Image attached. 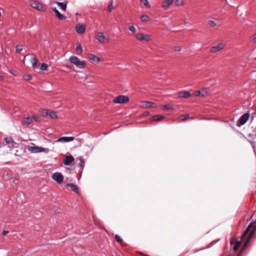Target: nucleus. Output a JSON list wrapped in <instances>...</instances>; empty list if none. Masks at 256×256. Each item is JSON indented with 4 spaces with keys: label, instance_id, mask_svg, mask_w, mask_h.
<instances>
[{
    "label": "nucleus",
    "instance_id": "29",
    "mask_svg": "<svg viewBox=\"0 0 256 256\" xmlns=\"http://www.w3.org/2000/svg\"><path fill=\"white\" fill-rule=\"evenodd\" d=\"M189 118L190 116L188 114H183L180 117L179 120L180 121H184L188 119Z\"/></svg>",
    "mask_w": 256,
    "mask_h": 256
},
{
    "label": "nucleus",
    "instance_id": "36",
    "mask_svg": "<svg viewBox=\"0 0 256 256\" xmlns=\"http://www.w3.org/2000/svg\"><path fill=\"white\" fill-rule=\"evenodd\" d=\"M76 50L79 53H81L82 52V48L80 44L76 45Z\"/></svg>",
    "mask_w": 256,
    "mask_h": 256
},
{
    "label": "nucleus",
    "instance_id": "12",
    "mask_svg": "<svg viewBox=\"0 0 256 256\" xmlns=\"http://www.w3.org/2000/svg\"><path fill=\"white\" fill-rule=\"evenodd\" d=\"M74 140V136H62L58 138L56 142H69L72 141Z\"/></svg>",
    "mask_w": 256,
    "mask_h": 256
},
{
    "label": "nucleus",
    "instance_id": "13",
    "mask_svg": "<svg viewBox=\"0 0 256 256\" xmlns=\"http://www.w3.org/2000/svg\"><path fill=\"white\" fill-rule=\"evenodd\" d=\"M14 142L11 138H6L3 143L4 146H8L10 148L14 146Z\"/></svg>",
    "mask_w": 256,
    "mask_h": 256
},
{
    "label": "nucleus",
    "instance_id": "5",
    "mask_svg": "<svg viewBox=\"0 0 256 256\" xmlns=\"http://www.w3.org/2000/svg\"><path fill=\"white\" fill-rule=\"evenodd\" d=\"M226 46V44L224 42H221L218 44L212 46L210 50V52L212 54L216 53L222 50Z\"/></svg>",
    "mask_w": 256,
    "mask_h": 256
},
{
    "label": "nucleus",
    "instance_id": "28",
    "mask_svg": "<svg viewBox=\"0 0 256 256\" xmlns=\"http://www.w3.org/2000/svg\"><path fill=\"white\" fill-rule=\"evenodd\" d=\"M30 62L32 67L34 68L37 64V60L35 57H32L30 59Z\"/></svg>",
    "mask_w": 256,
    "mask_h": 256
},
{
    "label": "nucleus",
    "instance_id": "32",
    "mask_svg": "<svg viewBox=\"0 0 256 256\" xmlns=\"http://www.w3.org/2000/svg\"><path fill=\"white\" fill-rule=\"evenodd\" d=\"M48 64H45V63H42L41 64L40 69L42 70H46L48 68Z\"/></svg>",
    "mask_w": 256,
    "mask_h": 256
},
{
    "label": "nucleus",
    "instance_id": "4",
    "mask_svg": "<svg viewBox=\"0 0 256 256\" xmlns=\"http://www.w3.org/2000/svg\"><path fill=\"white\" fill-rule=\"evenodd\" d=\"M28 150L32 153L44 152L48 154L50 151L48 148L36 146H28Z\"/></svg>",
    "mask_w": 256,
    "mask_h": 256
},
{
    "label": "nucleus",
    "instance_id": "51",
    "mask_svg": "<svg viewBox=\"0 0 256 256\" xmlns=\"http://www.w3.org/2000/svg\"><path fill=\"white\" fill-rule=\"evenodd\" d=\"M1 79H2V78L0 76V80H1Z\"/></svg>",
    "mask_w": 256,
    "mask_h": 256
},
{
    "label": "nucleus",
    "instance_id": "21",
    "mask_svg": "<svg viewBox=\"0 0 256 256\" xmlns=\"http://www.w3.org/2000/svg\"><path fill=\"white\" fill-rule=\"evenodd\" d=\"M206 92L205 90H201L196 91L194 93V96H204L206 94Z\"/></svg>",
    "mask_w": 256,
    "mask_h": 256
},
{
    "label": "nucleus",
    "instance_id": "41",
    "mask_svg": "<svg viewBox=\"0 0 256 256\" xmlns=\"http://www.w3.org/2000/svg\"><path fill=\"white\" fill-rule=\"evenodd\" d=\"M129 30L130 31H131L132 33H135L136 32V28L134 26V25L130 26V28H129Z\"/></svg>",
    "mask_w": 256,
    "mask_h": 256
},
{
    "label": "nucleus",
    "instance_id": "8",
    "mask_svg": "<svg viewBox=\"0 0 256 256\" xmlns=\"http://www.w3.org/2000/svg\"><path fill=\"white\" fill-rule=\"evenodd\" d=\"M129 98L128 96L123 95L119 96L113 100V102L115 104H125L128 102Z\"/></svg>",
    "mask_w": 256,
    "mask_h": 256
},
{
    "label": "nucleus",
    "instance_id": "30",
    "mask_svg": "<svg viewBox=\"0 0 256 256\" xmlns=\"http://www.w3.org/2000/svg\"><path fill=\"white\" fill-rule=\"evenodd\" d=\"M22 50V45H18L16 46V53L20 54Z\"/></svg>",
    "mask_w": 256,
    "mask_h": 256
},
{
    "label": "nucleus",
    "instance_id": "47",
    "mask_svg": "<svg viewBox=\"0 0 256 256\" xmlns=\"http://www.w3.org/2000/svg\"><path fill=\"white\" fill-rule=\"evenodd\" d=\"M8 232H8V230H4V231L2 232V234H3L4 236H6V235Z\"/></svg>",
    "mask_w": 256,
    "mask_h": 256
},
{
    "label": "nucleus",
    "instance_id": "40",
    "mask_svg": "<svg viewBox=\"0 0 256 256\" xmlns=\"http://www.w3.org/2000/svg\"><path fill=\"white\" fill-rule=\"evenodd\" d=\"M208 25L211 27H214L216 26V23L213 20H209L208 22Z\"/></svg>",
    "mask_w": 256,
    "mask_h": 256
},
{
    "label": "nucleus",
    "instance_id": "7",
    "mask_svg": "<svg viewBox=\"0 0 256 256\" xmlns=\"http://www.w3.org/2000/svg\"><path fill=\"white\" fill-rule=\"evenodd\" d=\"M136 38L140 41L149 42L152 40V36L150 34L138 33L136 34Z\"/></svg>",
    "mask_w": 256,
    "mask_h": 256
},
{
    "label": "nucleus",
    "instance_id": "17",
    "mask_svg": "<svg viewBox=\"0 0 256 256\" xmlns=\"http://www.w3.org/2000/svg\"><path fill=\"white\" fill-rule=\"evenodd\" d=\"M76 30L78 34H82L85 32L86 28L82 24H77L76 26Z\"/></svg>",
    "mask_w": 256,
    "mask_h": 256
},
{
    "label": "nucleus",
    "instance_id": "22",
    "mask_svg": "<svg viewBox=\"0 0 256 256\" xmlns=\"http://www.w3.org/2000/svg\"><path fill=\"white\" fill-rule=\"evenodd\" d=\"M56 4L60 7L61 10L64 12L66 10V5H67V2H56Z\"/></svg>",
    "mask_w": 256,
    "mask_h": 256
},
{
    "label": "nucleus",
    "instance_id": "11",
    "mask_svg": "<svg viewBox=\"0 0 256 256\" xmlns=\"http://www.w3.org/2000/svg\"><path fill=\"white\" fill-rule=\"evenodd\" d=\"M140 106L144 108H156V106L155 103L152 102L148 101H142L140 102Z\"/></svg>",
    "mask_w": 256,
    "mask_h": 256
},
{
    "label": "nucleus",
    "instance_id": "43",
    "mask_svg": "<svg viewBox=\"0 0 256 256\" xmlns=\"http://www.w3.org/2000/svg\"><path fill=\"white\" fill-rule=\"evenodd\" d=\"M116 240L118 242H122V238L118 235H116L115 236Z\"/></svg>",
    "mask_w": 256,
    "mask_h": 256
},
{
    "label": "nucleus",
    "instance_id": "27",
    "mask_svg": "<svg viewBox=\"0 0 256 256\" xmlns=\"http://www.w3.org/2000/svg\"><path fill=\"white\" fill-rule=\"evenodd\" d=\"M232 121L234 122V121H236V126L238 127L240 126V117H239L238 115H235L234 116Z\"/></svg>",
    "mask_w": 256,
    "mask_h": 256
},
{
    "label": "nucleus",
    "instance_id": "33",
    "mask_svg": "<svg viewBox=\"0 0 256 256\" xmlns=\"http://www.w3.org/2000/svg\"><path fill=\"white\" fill-rule=\"evenodd\" d=\"M80 163L78 164V166L81 168H83L84 164V160L82 158H79Z\"/></svg>",
    "mask_w": 256,
    "mask_h": 256
},
{
    "label": "nucleus",
    "instance_id": "23",
    "mask_svg": "<svg viewBox=\"0 0 256 256\" xmlns=\"http://www.w3.org/2000/svg\"><path fill=\"white\" fill-rule=\"evenodd\" d=\"M178 96L182 98H188L190 96V94L187 91H182L178 93Z\"/></svg>",
    "mask_w": 256,
    "mask_h": 256
},
{
    "label": "nucleus",
    "instance_id": "15",
    "mask_svg": "<svg viewBox=\"0 0 256 256\" xmlns=\"http://www.w3.org/2000/svg\"><path fill=\"white\" fill-rule=\"evenodd\" d=\"M74 161V158L72 156H66L64 160L63 163L65 166H69Z\"/></svg>",
    "mask_w": 256,
    "mask_h": 256
},
{
    "label": "nucleus",
    "instance_id": "14",
    "mask_svg": "<svg viewBox=\"0 0 256 256\" xmlns=\"http://www.w3.org/2000/svg\"><path fill=\"white\" fill-rule=\"evenodd\" d=\"M254 135L252 134H249L248 136V138H246L244 136H243L248 140L252 144V147L254 148V150L255 151L256 150V142L254 141Z\"/></svg>",
    "mask_w": 256,
    "mask_h": 256
},
{
    "label": "nucleus",
    "instance_id": "20",
    "mask_svg": "<svg viewBox=\"0 0 256 256\" xmlns=\"http://www.w3.org/2000/svg\"><path fill=\"white\" fill-rule=\"evenodd\" d=\"M174 2V0H165L164 1L162 4V8L164 9H166L170 5Z\"/></svg>",
    "mask_w": 256,
    "mask_h": 256
},
{
    "label": "nucleus",
    "instance_id": "6",
    "mask_svg": "<svg viewBox=\"0 0 256 256\" xmlns=\"http://www.w3.org/2000/svg\"><path fill=\"white\" fill-rule=\"evenodd\" d=\"M40 112L41 115L44 116H49L52 119L57 118L56 112L52 110H42Z\"/></svg>",
    "mask_w": 256,
    "mask_h": 256
},
{
    "label": "nucleus",
    "instance_id": "42",
    "mask_svg": "<svg viewBox=\"0 0 256 256\" xmlns=\"http://www.w3.org/2000/svg\"><path fill=\"white\" fill-rule=\"evenodd\" d=\"M251 41L254 43H256V32L252 36Z\"/></svg>",
    "mask_w": 256,
    "mask_h": 256
},
{
    "label": "nucleus",
    "instance_id": "35",
    "mask_svg": "<svg viewBox=\"0 0 256 256\" xmlns=\"http://www.w3.org/2000/svg\"><path fill=\"white\" fill-rule=\"evenodd\" d=\"M23 78L25 80H30L32 79V76L30 74H24L23 76Z\"/></svg>",
    "mask_w": 256,
    "mask_h": 256
},
{
    "label": "nucleus",
    "instance_id": "3",
    "mask_svg": "<svg viewBox=\"0 0 256 256\" xmlns=\"http://www.w3.org/2000/svg\"><path fill=\"white\" fill-rule=\"evenodd\" d=\"M69 60L72 64H74L79 68H84L86 66V62L84 60H80L77 56H71Z\"/></svg>",
    "mask_w": 256,
    "mask_h": 256
},
{
    "label": "nucleus",
    "instance_id": "34",
    "mask_svg": "<svg viewBox=\"0 0 256 256\" xmlns=\"http://www.w3.org/2000/svg\"><path fill=\"white\" fill-rule=\"evenodd\" d=\"M142 3L146 8H150V4L148 3V0H140Z\"/></svg>",
    "mask_w": 256,
    "mask_h": 256
},
{
    "label": "nucleus",
    "instance_id": "10",
    "mask_svg": "<svg viewBox=\"0 0 256 256\" xmlns=\"http://www.w3.org/2000/svg\"><path fill=\"white\" fill-rule=\"evenodd\" d=\"M52 178L59 184H62L64 180V176L62 174L59 172H55L52 175Z\"/></svg>",
    "mask_w": 256,
    "mask_h": 256
},
{
    "label": "nucleus",
    "instance_id": "2",
    "mask_svg": "<svg viewBox=\"0 0 256 256\" xmlns=\"http://www.w3.org/2000/svg\"><path fill=\"white\" fill-rule=\"evenodd\" d=\"M242 112L241 116V126L244 124L248 120H250L251 122L253 121L254 111L252 109L249 108Z\"/></svg>",
    "mask_w": 256,
    "mask_h": 256
},
{
    "label": "nucleus",
    "instance_id": "46",
    "mask_svg": "<svg viewBox=\"0 0 256 256\" xmlns=\"http://www.w3.org/2000/svg\"><path fill=\"white\" fill-rule=\"evenodd\" d=\"M33 118L36 122H38V120L39 118L38 116H34Z\"/></svg>",
    "mask_w": 256,
    "mask_h": 256
},
{
    "label": "nucleus",
    "instance_id": "16",
    "mask_svg": "<svg viewBox=\"0 0 256 256\" xmlns=\"http://www.w3.org/2000/svg\"><path fill=\"white\" fill-rule=\"evenodd\" d=\"M31 6L38 10H41L42 9V6L37 1H32L30 2Z\"/></svg>",
    "mask_w": 256,
    "mask_h": 256
},
{
    "label": "nucleus",
    "instance_id": "48",
    "mask_svg": "<svg viewBox=\"0 0 256 256\" xmlns=\"http://www.w3.org/2000/svg\"><path fill=\"white\" fill-rule=\"evenodd\" d=\"M145 114H146V116H148V115L150 114V112H145Z\"/></svg>",
    "mask_w": 256,
    "mask_h": 256
},
{
    "label": "nucleus",
    "instance_id": "1",
    "mask_svg": "<svg viewBox=\"0 0 256 256\" xmlns=\"http://www.w3.org/2000/svg\"><path fill=\"white\" fill-rule=\"evenodd\" d=\"M256 230V224L251 222L248 228H246V231L244 232L242 235L241 236V242L242 241V238L246 236L248 234V238L243 246L241 248V254L242 251L244 250L247 247L248 244L250 240L252 238Z\"/></svg>",
    "mask_w": 256,
    "mask_h": 256
},
{
    "label": "nucleus",
    "instance_id": "24",
    "mask_svg": "<svg viewBox=\"0 0 256 256\" xmlns=\"http://www.w3.org/2000/svg\"><path fill=\"white\" fill-rule=\"evenodd\" d=\"M32 119L30 118L27 117L23 120V121L22 122V124L24 126H28L30 124L32 123Z\"/></svg>",
    "mask_w": 256,
    "mask_h": 256
},
{
    "label": "nucleus",
    "instance_id": "31",
    "mask_svg": "<svg viewBox=\"0 0 256 256\" xmlns=\"http://www.w3.org/2000/svg\"><path fill=\"white\" fill-rule=\"evenodd\" d=\"M140 20L144 22H148L149 20V17L146 15H142L140 16Z\"/></svg>",
    "mask_w": 256,
    "mask_h": 256
},
{
    "label": "nucleus",
    "instance_id": "19",
    "mask_svg": "<svg viewBox=\"0 0 256 256\" xmlns=\"http://www.w3.org/2000/svg\"><path fill=\"white\" fill-rule=\"evenodd\" d=\"M88 58L90 61L94 62H98L100 60L99 57L93 54H88Z\"/></svg>",
    "mask_w": 256,
    "mask_h": 256
},
{
    "label": "nucleus",
    "instance_id": "44",
    "mask_svg": "<svg viewBox=\"0 0 256 256\" xmlns=\"http://www.w3.org/2000/svg\"><path fill=\"white\" fill-rule=\"evenodd\" d=\"M163 108L164 109H167V110H172V106H171L166 104V105L163 106Z\"/></svg>",
    "mask_w": 256,
    "mask_h": 256
},
{
    "label": "nucleus",
    "instance_id": "49",
    "mask_svg": "<svg viewBox=\"0 0 256 256\" xmlns=\"http://www.w3.org/2000/svg\"><path fill=\"white\" fill-rule=\"evenodd\" d=\"M237 256H240V252L238 253Z\"/></svg>",
    "mask_w": 256,
    "mask_h": 256
},
{
    "label": "nucleus",
    "instance_id": "25",
    "mask_svg": "<svg viewBox=\"0 0 256 256\" xmlns=\"http://www.w3.org/2000/svg\"><path fill=\"white\" fill-rule=\"evenodd\" d=\"M66 186L68 187H70L71 188L72 190L78 194V188L76 186L75 184H66Z\"/></svg>",
    "mask_w": 256,
    "mask_h": 256
},
{
    "label": "nucleus",
    "instance_id": "37",
    "mask_svg": "<svg viewBox=\"0 0 256 256\" xmlns=\"http://www.w3.org/2000/svg\"><path fill=\"white\" fill-rule=\"evenodd\" d=\"M112 4H113L112 0H110L108 2V10L110 12H111L112 10L114 8Z\"/></svg>",
    "mask_w": 256,
    "mask_h": 256
},
{
    "label": "nucleus",
    "instance_id": "45",
    "mask_svg": "<svg viewBox=\"0 0 256 256\" xmlns=\"http://www.w3.org/2000/svg\"><path fill=\"white\" fill-rule=\"evenodd\" d=\"M174 50L176 52H180L182 48L180 46H175Z\"/></svg>",
    "mask_w": 256,
    "mask_h": 256
},
{
    "label": "nucleus",
    "instance_id": "18",
    "mask_svg": "<svg viewBox=\"0 0 256 256\" xmlns=\"http://www.w3.org/2000/svg\"><path fill=\"white\" fill-rule=\"evenodd\" d=\"M52 10L55 13L56 15L59 20H64L66 18V17L60 14V12L56 8H52Z\"/></svg>",
    "mask_w": 256,
    "mask_h": 256
},
{
    "label": "nucleus",
    "instance_id": "9",
    "mask_svg": "<svg viewBox=\"0 0 256 256\" xmlns=\"http://www.w3.org/2000/svg\"><path fill=\"white\" fill-rule=\"evenodd\" d=\"M95 37L96 38L101 44H104L109 41L108 38H106L102 32H97Z\"/></svg>",
    "mask_w": 256,
    "mask_h": 256
},
{
    "label": "nucleus",
    "instance_id": "39",
    "mask_svg": "<svg viewBox=\"0 0 256 256\" xmlns=\"http://www.w3.org/2000/svg\"><path fill=\"white\" fill-rule=\"evenodd\" d=\"M176 4L178 6H182L184 4V0H176Z\"/></svg>",
    "mask_w": 256,
    "mask_h": 256
},
{
    "label": "nucleus",
    "instance_id": "26",
    "mask_svg": "<svg viewBox=\"0 0 256 256\" xmlns=\"http://www.w3.org/2000/svg\"><path fill=\"white\" fill-rule=\"evenodd\" d=\"M164 118V116L162 115H155L152 118L153 121H161Z\"/></svg>",
    "mask_w": 256,
    "mask_h": 256
},
{
    "label": "nucleus",
    "instance_id": "50",
    "mask_svg": "<svg viewBox=\"0 0 256 256\" xmlns=\"http://www.w3.org/2000/svg\"><path fill=\"white\" fill-rule=\"evenodd\" d=\"M230 244H232V240H230Z\"/></svg>",
    "mask_w": 256,
    "mask_h": 256
},
{
    "label": "nucleus",
    "instance_id": "38",
    "mask_svg": "<svg viewBox=\"0 0 256 256\" xmlns=\"http://www.w3.org/2000/svg\"><path fill=\"white\" fill-rule=\"evenodd\" d=\"M240 246V241H237L236 244L233 248L234 251H236Z\"/></svg>",
    "mask_w": 256,
    "mask_h": 256
}]
</instances>
